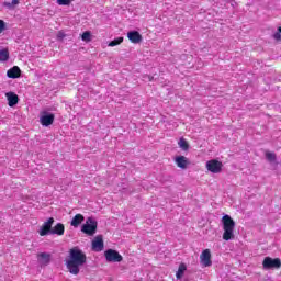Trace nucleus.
<instances>
[{"instance_id":"nucleus-1","label":"nucleus","mask_w":281,"mask_h":281,"mask_svg":"<svg viewBox=\"0 0 281 281\" xmlns=\"http://www.w3.org/2000/svg\"><path fill=\"white\" fill-rule=\"evenodd\" d=\"M87 265V255L78 247H74L69 250L68 260L66 267L72 276L80 273V267Z\"/></svg>"},{"instance_id":"nucleus-2","label":"nucleus","mask_w":281,"mask_h":281,"mask_svg":"<svg viewBox=\"0 0 281 281\" xmlns=\"http://www.w3.org/2000/svg\"><path fill=\"white\" fill-rule=\"evenodd\" d=\"M222 225H223V240H233L234 238V229L236 227V222L229 215H224L222 217Z\"/></svg>"},{"instance_id":"nucleus-3","label":"nucleus","mask_w":281,"mask_h":281,"mask_svg":"<svg viewBox=\"0 0 281 281\" xmlns=\"http://www.w3.org/2000/svg\"><path fill=\"white\" fill-rule=\"evenodd\" d=\"M81 232L87 236H95L98 232V221L93 217H88L86 223L81 226Z\"/></svg>"},{"instance_id":"nucleus-4","label":"nucleus","mask_w":281,"mask_h":281,"mask_svg":"<svg viewBox=\"0 0 281 281\" xmlns=\"http://www.w3.org/2000/svg\"><path fill=\"white\" fill-rule=\"evenodd\" d=\"M206 170L213 175H218L220 172H223V162L216 159H211L206 161Z\"/></svg>"},{"instance_id":"nucleus-5","label":"nucleus","mask_w":281,"mask_h":281,"mask_svg":"<svg viewBox=\"0 0 281 281\" xmlns=\"http://www.w3.org/2000/svg\"><path fill=\"white\" fill-rule=\"evenodd\" d=\"M106 262H122L124 257L117 250L108 249L104 251Z\"/></svg>"},{"instance_id":"nucleus-6","label":"nucleus","mask_w":281,"mask_h":281,"mask_svg":"<svg viewBox=\"0 0 281 281\" xmlns=\"http://www.w3.org/2000/svg\"><path fill=\"white\" fill-rule=\"evenodd\" d=\"M263 269H280L281 268V260L280 258H271L266 257L262 261Z\"/></svg>"},{"instance_id":"nucleus-7","label":"nucleus","mask_w":281,"mask_h":281,"mask_svg":"<svg viewBox=\"0 0 281 281\" xmlns=\"http://www.w3.org/2000/svg\"><path fill=\"white\" fill-rule=\"evenodd\" d=\"M54 217H49L44 222L38 231L40 236H48V234H52V225H54Z\"/></svg>"},{"instance_id":"nucleus-8","label":"nucleus","mask_w":281,"mask_h":281,"mask_svg":"<svg viewBox=\"0 0 281 281\" xmlns=\"http://www.w3.org/2000/svg\"><path fill=\"white\" fill-rule=\"evenodd\" d=\"M200 262L203 267H212V252L210 249H205L200 255Z\"/></svg>"},{"instance_id":"nucleus-9","label":"nucleus","mask_w":281,"mask_h":281,"mask_svg":"<svg viewBox=\"0 0 281 281\" xmlns=\"http://www.w3.org/2000/svg\"><path fill=\"white\" fill-rule=\"evenodd\" d=\"M56 119V116L54 115V113H43V115L40 117V122L42 124V126H52V124H54V120Z\"/></svg>"},{"instance_id":"nucleus-10","label":"nucleus","mask_w":281,"mask_h":281,"mask_svg":"<svg viewBox=\"0 0 281 281\" xmlns=\"http://www.w3.org/2000/svg\"><path fill=\"white\" fill-rule=\"evenodd\" d=\"M102 249H104V239L102 235H98L94 237V240H92V251H102Z\"/></svg>"},{"instance_id":"nucleus-11","label":"nucleus","mask_w":281,"mask_h":281,"mask_svg":"<svg viewBox=\"0 0 281 281\" xmlns=\"http://www.w3.org/2000/svg\"><path fill=\"white\" fill-rule=\"evenodd\" d=\"M37 260L42 267H47L52 262V255L49 252L37 254Z\"/></svg>"},{"instance_id":"nucleus-12","label":"nucleus","mask_w":281,"mask_h":281,"mask_svg":"<svg viewBox=\"0 0 281 281\" xmlns=\"http://www.w3.org/2000/svg\"><path fill=\"white\" fill-rule=\"evenodd\" d=\"M175 162L178 168H181V170H186V168L190 166V160H188L186 156H177L175 158Z\"/></svg>"},{"instance_id":"nucleus-13","label":"nucleus","mask_w":281,"mask_h":281,"mask_svg":"<svg viewBox=\"0 0 281 281\" xmlns=\"http://www.w3.org/2000/svg\"><path fill=\"white\" fill-rule=\"evenodd\" d=\"M127 38L128 41H131V43H134L135 45L143 41L142 34H139V32L137 31H130L127 33Z\"/></svg>"},{"instance_id":"nucleus-14","label":"nucleus","mask_w":281,"mask_h":281,"mask_svg":"<svg viewBox=\"0 0 281 281\" xmlns=\"http://www.w3.org/2000/svg\"><path fill=\"white\" fill-rule=\"evenodd\" d=\"M5 98L8 100L9 106H16L19 104V95L14 92H7Z\"/></svg>"},{"instance_id":"nucleus-15","label":"nucleus","mask_w":281,"mask_h":281,"mask_svg":"<svg viewBox=\"0 0 281 281\" xmlns=\"http://www.w3.org/2000/svg\"><path fill=\"white\" fill-rule=\"evenodd\" d=\"M7 76L12 79L21 78V68H19V66H13L7 71Z\"/></svg>"},{"instance_id":"nucleus-16","label":"nucleus","mask_w":281,"mask_h":281,"mask_svg":"<svg viewBox=\"0 0 281 281\" xmlns=\"http://www.w3.org/2000/svg\"><path fill=\"white\" fill-rule=\"evenodd\" d=\"M50 234H55L56 236H64L65 235V224L57 223L50 231Z\"/></svg>"},{"instance_id":"nucleus-17","label":"nucleus","mask_w":281,"mask_h":281,"mask_svg":"<svg viewBox=\"0 0 281 281\" xmlns=\"http://www.w3.org/2000/svg\"><path fill=\"white\" fill-rule=\"evenodd\" d=\"M83 222H85V215H82V214H76V215L72 217V220H71V222H70V225H71L72 227H78V226L81 225Z\"/></svg>"},{"instance_id":"nucleus-18","label":"nucleus","mask_w":281,"mask_h":281,"mask_svg":"<svg viewBox=\"0 0 281 281\" xmlns=\"http://www.w3.org/2000/svg\"><path fill=\"white\" fill-rule=\"evenodd\" d=\"M187 270H188V267L186 266V263H180L178 271L176 272L177 280H181V278H183V274L186 273Z\"/></svg>"},{"instance_id":"nucleus-19","label":"nucleus","mask_w":281,"mask_h":281,"mask_svg":"<svg viewBox=\"0 0 281 281\" xmlns=\"http://www.w3.org/2000/svg\"><path fill=\"white\" fill-rule=\"evenodd\" d=\"M178 146L182 149V150H189L190 149V144L188 143V140H186V138L181 137L178 142Z\"/></svg>"},{"instance_id":"nucleus-20","label":"nucleus","mask_w":281,"mask_h":281,"mask_svg":"<svg viewBox=\"0 0 281 281\" xmlns=\"http://www.w3.org/2000/svg\"><path fill=\"white\" fill-rule=\"evenodd\" d=\"M19 3H21L20 0H12L11 2H3V5L4 8H8V10H14Z\"/></svg>"},{"instance_id":"nucleus-21","label":"nucleus","mask_w":281,"mask_h":281,"mask_svg":"<svg viewBox=\"0 0 281 281\" xmlns=\"http://www.w3.org/2000/svg\"><path fill=\"white\" fill-rule=\"evenodd\" d=\"M124 43V37H116L113 41H111L108 46L109 47H117V45H122Z\"/></svg>"},{"instance_id":"nucleus-22","label":"nucleus","mask_w":281,"mask_h":281,"mask_svg":"<svg viewBox=\"0 0 281 281\" xmlns=\"http://www.w3.org/2000/svg\"><path fill=\"white\" fill-rule=\"evenodd\" d=\"M10 60V50L8 48H3L1 50V63H8Z\"/></svg>"},{"instance_id":"nucleus-23","label":"nucleus","mask_w":281,"mask_h":281,"mask_svg":"<svg viewBox=\"0 0 281 281\" xmlns=\"http://www.w3.org/2000/svg\"><path fill=\"white\" fill-rule=\"evenodd\" d=\"M265 155H266V159H267L268 161H276V160L278 159V157L276 156V153H273V151L267 150V151L265 153Z\"/></svg>"},{"instance_id":"nucleus-24","label":"nucleus","mask_w":281,"mask_h":281,"mask_svg":"<svg viewBox=\"0 0 281 281\" xmlns=\"http://www.w3.org/2000/svg\"><path fill=\"white\" fill-rule=\"evenodd\" d=\"M81 40L85 41V43H91V32H83L81 35Z\"/></svg>"},{"instance_id":"nucleus-25","label":"nucleus","mask_w":281,"mask_h":281,"mask_svg":"<svg viewBox=\"0 0 281 281\" xmlns=\"http://www.w3.org/2000/svg\"><path fill=\"white\" fill-rule=\"evenodd\" d=\"M74 0H57L58 5H71Z\"/></svg>"},{"instance_id":"nucleus-26","label":"nucleus","mask_w":281,"mask_h":281,"mask_svg":"<svg viewBox=\"0 0 281 281\" xmlns=\"http://www.w3.org/2000/svg\"><path fill=\"white\" fill-rule=\"evenodd\" d=\"M65 32L63 31H58L57 32V41H63L65 38Z\"/></svg>"},{"instance_id":"nucleus-27","label":"nucleus","mask_w":281,"mask_h":281,"mask_svg":"<svg viewBox=\"0 0 281 281\" xmlns=\"http://www.w3.org/2000/svg\"><path fill=\"white\" fill-rule=\"evenodd\" d=\"M274 41H281V33L278 31L277 33L273 34Z\"/></svg>"},{"instance_id":"nucleus-28","label":"nucleus","mask_w":281,"mask_h":281,"mask_svg":"<svg viewBox=\"0 0 281 281\" xmlns=\"http://www.w3.org/2000/svg\"><path fill=\"white\" fill-rule=\"evenodd\" d=\"M5 29H7V27H5V23H4V21L2 20V21H1V32L5 31Z\"/></svg>"},{"instance_id":"nucleus-29","label":"nucleus","mask_w":281,"mask_h":281,"mask_svg":"<svg viewBox=\"0 0 281 281\" xmlns=\"http://www.w3.org/2000/svg\"><path fill=\"white\" fill-rule=\"evenodd\" d=\"M148 80H149V82H153L154 77L153 76H148Z\"/></svg>"},{"instance_id":"nucleus-30","label":"nucleus","mask_w":281,"mask_h":281,"mask_svg":"<svg viewBox=\"0 0 281 281\" xmlns=\"http://www.w3.org/2000/svg\"><path fill=\"white\" fill-rule=\"evenodd\" d=\"M278 32L281 34V26L278 27Z\"/></svg>"}]
</instances>
